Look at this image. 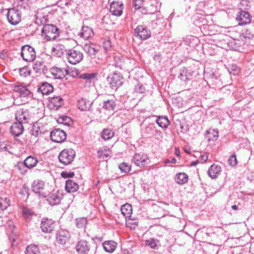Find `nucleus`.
Returning a JSON list of instances; mask_svg holds the SVG:
<instances>
[{"instance_id": "obj_1", "label": "nucleus", "mask_w": 254, "mask_h": 254, "mask_svg": "<svg viewBox=\"0 0 254 254\" xmlns=\"http://www.w3.org/2000/svg\"><path fill=\"white\" fill-rule=\"evenodd\" d=\"M59 29L53 24H46L42 29L41 35L45 40H54L59 36Z\"/></svg>"}, {"instance_id": "obj_2", "label": "nucleus", "mask_w": 254, "mask_h": 254, "mask_svg": "<svg viewBox=\"0 0 254 254\" xmlns=\"http://www.w3.org/2000/svg\"><path fill=\"white\" fill-rule=\"evenodd\" d=\"M75 152L73 149H65L62 151L59 155V159L64 165H68L73 160Z\"/></svg>"}, {"instance_id": "obj_3", "label": "nucleus", "mask_w": 254, "mask_h": 254, "mask_svg": "<svg viewBox=\"0 0 254 254\" xmlns=\"http://www.w3.org/2000/svg\"><path fill=\"white\" fill-rule=\"evenodd\" d=\"M32 115L28 109L19 108L15 113V119L22 124L28 123L32 118Z\"/></svg>"}, {"instance_id": "obj_4", "label": "nucleus", "mask_w": 254, "mask_h": 254, "mask_svg": "<svg viewBox=\"0 0 254 254\" xmlns=\"http://www.w3.org/2000/svg\"><path fill=\"white\" fill-rule=\"evenodd\" d=\"M107 81L110 84V87L116 90L121 86L124 82V78L120 73L114 72L107 77Z\"/></svg>"}, {"instance_id": "obj_5", "label": "nucleus", "mask_w": 254, "mask_h": 254, "mask_svg": "<svg viewBox=\"0 0 254 254\" xmlns=\"http://www.w3.org/2000/svg\"><path fill=\"white\" fill-rule=\"evenodd\" d=\"M66 58L68 62L75 64L79 63L83 59V54L79 51L68 49L66 52Z\"/></svg>"}, {"instance_id": "obj_6", "label": "nucleus", "mask_w": 254, "mask_h": 254, "mask_svg": "<svg viewBox=\"0 0 254 254\" xmlns=\"http://www.w3.org/2000/svg\"><path fill=\"white\" fill-rule=\"evenodd\" d=\"M21 56L25 61L32 62L36 57V52L33 47L26 45L21 48Z\"/></svg>"}, {"instance_id": "obj_7", "label": "nucleus", "mask_w": 254, "mask_h": 254, "mask_svg": "<svg viewBox=\"0 0 254 254\" xmlns=\"http://www.w3.org/2000/svg\"><path fill=\"white\" fill-rule=\"evenodd\" d=\"M6 16L8 22L13 25L17 24L21 20L20 11L15 8L9 9Z\"/></svg>"}, {"instance_id": "obj_8", "label": "nucleus", "mask_w": 254, "mask_h": 254, "mask_svg": "<svg viewBox=\"0 0 254 254\" xmlns=\"http://www.w3.org/2000/svg\"><path fill=\"white\" fill-rule=\"evenodd\" d=\"M55 221L52 219L44 217L40 223V228L44 233H51L55 230Z\"/></svg>"}, {"instance_id": "obj_9", "label": "nucleus", "mask_w": 254, "mask_h": 254, "mask_svg": "<svg viewBox=\"0 0 254 254\" xmlns=\"http://www.w3.org/2000/svg\"><path fill=\"white\" fill-rule=\"evenodd\" d=\"M66 136L65 132L60 128H55L50 133L51 140L57 143L64 142L66 139Z\"/></svg>"}, {"instance_id": "obj_10", "label": "nucleus", "mask_w": 254, "mask_h": 254, "mask_svg": "<svg viewBox=\"0 0 254 254\" xmlns=\"http://www.w3.org/2000/svg\"><path fill=\"white\" fill-rule=\"evenodd\" d=\"M148 156L144 153H135L132 158V162L139 167H144L147 164Z\"/></svg>"}, {"instance_id": "obj_11", "label": "nucleus", "mask_w": 254, "mask_h": 254, "mask_svg": "<svg viewBox=\"0 0 254 254\" xmlns=\"http://www.w3.org/2000/svg\"><path fill=\"white\" fill-rule=\"evenodd\" d=\"M140 9L144 14H153L158 11L159 7L157 2L152 0L145 6H141Z\"/></svg>"}, {"instance_id": "obj_12", "label": "nucleus", "mask_w": 254, "mask_h": 254, "mask_svg": "<svg viewBox=\"0 0 254 254\" xmlns=\"http://www.w3.org/2000/svg\"><path fill=\"white\" fill-rule=\"evenodd\" d=\"M134 35L140 39L145 40L151 35V32L146 26H138L134 30Z\"/></svg>"}, {"instance_id": "obj_13", "label": "nucleus", "mask_w": 254, "mask_h": 254, "mask_svg": "<svg viewBox=\"0 0 254 254\" xmlns=\"http://www.w3.org/2000/svg\"><path fill=\"white\" fill-rule=\"evenodd\" d=\"M236 19L239 25H246L251 23V16L248 12L242 10L238 13Z\"/></svg>"}, {"instance_id": "obj_14", "label": "nucleus", "mask_w": 254, "mask_h": 254, "mask_svg": "<svg viewBox=\"0 0 254 254\" xmlns=\"http://www.w3.org/2000/svg\"><path fill=\"white\" fill-rule=\"evenodd\" d=\"M124 4L120 1H113L110 4V12L114 15L121 16L123 13Z\"/></svg>"}, {"instance_id": "obj_15", "label": "nucleus", "mask_w": 254, "mask_h": 254, "mask_svg": "<svg viewBox=\"0 0 254 254\" xmlns=\"http://www.w3.org/2000/svg\"><path fill=\"white\" fill-rule=\"evenodd\" d=\"M57 242L62 245L68 242L70 238V234L66 230H61L57 235Z\"/></svg>"}, {"instance_id": "obj_16", "label": "nucleus", "mask_w": 254, "mask_h": 254, "mask_svg": "<svg viewBox=\"0 0 254 254\" xmlns=\"http://www.w3.org/2000/svg\"><path fill=\"white\" fill-rule=\"evenodd\" d=\"M112 65L119 69H127V70L129 69L125 63L124 58L120 55H116L114 57Z\"/></svg>"}, {"instance_id": "obj_17", "label": "nucleus", "mask_w": 254, "mask_h": 254, "mask_svg": "<svg viewBox=\"0 0 254 254\" xmlns=\"http://www.w3.org/2000/svg\"><path fill=\"white\" fill-rule=\"evenodd\" d=\"M90 249V245L86 240H81L77 242L76 245V251L81 254H87Z\"/></svg>"}, {"instance_id": "obj_18", "label": "nucleus", "mask_w": 254, "mask_h": 254, "mask_svg": "<svg viewBox=\"0 0 254 254\" xmlns=\"http://www.w3.org/2000/svg\"><path fill=\"white\" fill-rule=\"evenodd\" d=\"M50 71L52 74L56 79H62L64 78L68 73V70L64 68H59L58 67H52Z\"/></svg>"}, {"instance_id": "obj_19", "label": "nucleus", "mask_w": 254, "mask_h": 254, "mask_svg": "<svg viewBox=\"0 0 254 254\" xmlns=\"http://www.w3.org/2000/svg\"><path fill=\"white\" fill-rule=\"evenodd\" d=\"M63 197V195L61 193L59 192L53 193L48 196L47 201L52 206L56 205L60 203Z\"/></svg>"}, {"instance_id": "obj_20", "label": "nucleus", "mask_w": 254, "mask_h": 254, "mask_svg": "<svg viewBox=\"0 0 254 254\" xmlns=\"http://www.w3.org/2000/svg\"><path fill=\"white\" fill-rule=\"evenodd\" d=\"M23 124L18 121L13 123L10 127V132L15 136H18L21 135L24 130Z\"/></svg>"}, {"instance_id": "obj_21", "label": "nucleus", "mask_w": 254, "mask_h": 254, "mask_svg": "<svg viewBox=\"0 0 254 254\" xmlns=\"http://www.w3.org/2000/svg\"><path fill=\"white\" fill-rule=\"evenodd\" d=\"M84 50L90 56H95L99 52L100 47L93 43L86 44L83 47Z\"/></svg>"}, {"instance_id": "obj_22", "label": "nucleus", "mask_w": 254, "mask_h": 254, "mask_svg": "<svg viewBox=\"0 0 254 254\" xmlns=\"http://www.w3.org/2000/svg\"><path fill=\"white\" fill-rule=\"evenodd\" d=\"M53 86L48 82H43L38 88L37 91L43 95H49L53 91Z\"/></svg>"}, {"instance_id": "obj_23", "label": "nucleus", "mask_w": 254, "mask_h": 254, "mask_svg": "<svg viewBox=\"0 0 254 254\" xmlns=\"http://www.w3.org/2000/svg\"><path fill=\"white\" fill-rule=\"evenodd\" d=\"M92 102L85 98H82L78 100L77 106L81 111H89Z\"/></svg>"}, {"instance_id": "obj_24", "label": "nucleus", "mask_w": 254, "mask_h": 254, "mask_svg": "<svg viewBox=\"0 0 254 254\" xmlns=\"http://www.w3.org/2000/svg\"><path fill=\"white\" fill-rule=\"evenodd\" d=\"M221 172V168L220 166L212 164L209 168L207 173L208 176L212 179H214L220 175Z\"/></svg>"}, {"instance_id": "obj_25", "label": "nucleus", "mask_w": 254, "mask_h": 254, "mask_svg": "<svg viewBox=\"0 0 254 254\" xmlns=\"http://www.w3.org/2000/svg\"><path fill=\"white\" fill-rule=\"evenodd\" d=\"M102 246L106 252L112 253L116 249L117 243L114 241H106L102 244Z\"/></svg>"}, {"instance_id": "obj_26", "label": "nucleus", "mask_w": 254, "mask_h": 254, "mask_svg": "<svg viewBox=\"0 0 254 254\" xmlns=\"http://www.w3.org/2000/svg\"><path fill=\"white\" fill-rule=\"evenodd\" d=\"M65 189L68 192H74L76 191L78 189V184L71 180H67L65 183Z\"/></svg>"}, {"instance_id": "obj_27", "label": "nucleus", "mask_w": 254, "mask_h": 254, "mask_svg": "<svg viewBox=\"0 0 254 254\" xmlns=\"http://www.w3.org/2000/svg\"><path fill=\"white\" fill-rule=\"evenodd\" d=\"M121 211L122 214L126 217L131 220V214L132 211V206L128 203H126L122 206Z\"/></svg>"}, {"instance_id": "obj_28", "label": "nucleus", "mask_w": 254, "mask_h": 254, "mask_svg": "<svg viewBox=\"0 0 254 254\" xmlns=\"http://www.w3.org/2000/svg\"><path fill=\"white\" fill-rule=\"evenodd\" d=\"M26 168L32 169L38 164V160L36 157L32 156H28L23 161Z\"/></svg>"}, {"instance_id": "obj_29", "label": "nucleus", "mask_w": 254, "mask_h": 254, "mask_svg": "<svg viewBox=\"0 0 254 254\" xmlns=\"http://www.w3.org/2000/svg\"><path fill=\"white\" fill-rule=\"evenodd\" d=\"M13 91L19 93L20 96L24 97L28 96L31 93L27 87L21 85L14 86Z\"/></svg>"}, {"instance_id": "obj_30", "label": "nucleus", "mask_w": 254, "mask_h": 254, "mask_svg": "<svg viewBox=\"0 0 254 254\" xmlns=\"http://www.w3.org/2000/svg\"><path fill=\"white\" fill-rule=\"evenodd\" d=\"M94 35L93 31L91 28L88 26H83L81 29V32L80 33L79 35L85 40H87L89 38L93 36Z\"/></svg>"}, {"instance_id": "obj_31", "label": "nucleus", "mask_w": 254, "mask_h": 254, "mask_svg": "<svg viewBox=\"0 0 254 254\" xmlns=\"http://www.w3.org/2000/svg\"><path fill=\"white\" fill-rule=\"evenodd\" d=\"M188 176L185 173H179L175 177V181L177 184L184 185L188 182Z\"/></svg>"}, {"instance_id": "obj_32", "label": "nucleus", "mask_w": 254, "mask_h": 254, "mask_svg": "<svg viewBox=\"0 0 254 254\" xmlns=\"http://www.w3.org/2000/svg\"><path fill=\"white\" fill-rule=\"evenodd\" d=\"M33 68L34 71L37 73L41 74L44 73L46 69V66L42 61H36L33 65Z\"/></svg>"}, {"instance_id": "obj_33", "label": "nucleus", "mask_w": 254, "mask_h": 254, "mask_svg": "<svg viewBox=\"0 0 254 254\" xmlns=\"http://www.w3.org/2000/svg\"><path fill=\"white\" fill-rule=\"evenodd\" d=\"M45 183L42 180H35L32 184V190L35 193H40L44 190Z\"/></svg>"}, {"instance_id": "obj_34", "label": "nucleus", "mask_w": 254, "mask_h": 254, "mask_svg": "<svg viewBox=\"0 0 254 254\" xmlns=\"http://www.w3.org/2000/svg\"><path fill=\"white\" fill-rule=\"evenodd\" d=\"M116 107V103L114 99H108L103 102V108L106 110L113 111Z\"/></svg>"}, {"instance_id": "obj_35", "label": "nucleus", "mask_w": 254, "mask_h": 254, "mask_svg": "<svg viewBox=\"0 0 254 254\" xmlns=\"http://www.w3.org/2000/svg\"><path fill=\"white\" fill-rule=\"evenodd\" d=\"M206 138L209 141L216 140L218 137V131L214 129L209 128L206 131Z\"/></svg>"}, {"instance_id": "obj_36", "label": "nucleus", "mask_w": 254, "mask_h": 254, "mask_svg": "<svg viewBox=\"0 0 254 254\" xmlns=\"http://www.w3.org/2000/svg\"><path fill=\"white\" fill-rule=\"evenodd\" d=\"M114 135V132L111 128H104L101 133V137L105 140L111 139Z\"/></svg>"}, {"instance_id": "obj_37", "label": "nucleus", "mask_w": 254, "mask_h": 254, "mask_svg": "<svg viewBox=\"0 0 254 254\" xmlns=\"http://www.w3.org/2000/svg\"><path fill=\"white\" fill-rule=\"evenodd\" d=\"M156 122L160 127L163 128H167L170 124L168 118L165 117H158Z\"/></svg>"}, {"instance_id": "obj_38", "label": "nucleus", "mask_w": 254, "mask_h": 254, "mask_svg": "<svg viewBox=\"0 0 254 254\" xmlns=\"http://www.w3.org/2000/svg\"><path fill=\"white\" fill-rule=\"evenodd\" d=\"M35 22L36 24H37L38 25H43L44 26L46 25L45 23L47 22L48 18L45 16L40 14L39 11L35 15Z\"/></svg>"}, {"instance_id": "obj_39", "label": "nucleus", "mask_w": 254, "mask_h": 254, "mask_svg": "<svg viewBox=\"0 0 254 254\" xmlns=\"http://www.w3.org/2000/svg\"><path fill=\"white\" fill-rule=\"evenodd\" d=\"M25 254H40V251L37 245H30L27 247Z\"/></svg>"}, {"instance_id": "obj_40", "label": "nucleus", "mask_w": 254, "mask_h": 254, "mask_svg": "<svg viewBox=\"0 0 254 254\" xmlns=\"http://www.w3.org/2000/svg\"><path fill=\"white\" fill-rule=\"evenodd\" d=\"M145 242L146 246L153 249H158V246L159 245V241L154 238L147 240Z\"/></svg>"}, {"instance_id": "obj_41", "label": "nucleus", "mask_w": 254, "mask_h": 254, "mask_svg": "<svg viewBox=\"0 0 254 254\" xmlns=\"http://www.w3.org/2000/svg\"><path fill=\"white\" fill-rule=\"evenodd\" d=\"M34 215V212L29 208L23 207L22 208V215L26 220L31 219V217Z\"/></svg>"}, {"instance_id": "obj_42", "label": "nucleus", "mask_w": 254, "mask_h": 254, "mask_svg": "<svg viewBox=\"0 0 254 254\" xmlns=\"http://www.w3.org/2000/svg\"><path fill=\"white\" fill-rule=\"evenodd\" d=\"M10 205V200L7 198H0V212Z\"/></svg>"}, {"instance_id": "obj_43", "label": "nucleus", "mask_w": 254, "mask_h": 254, "mask_svg": "<svg viewBox=\"0 0 254 254\" xmlns=\"http://www.w3.org/2000/svg\"><path fill=\"white\" fill-rule=\"evenodd\" d=\"M87 224V220L86 218L82 217L77 218L75 220L76 226L78 228H85Z\"/></svg>"}, {"instance_id": "obj_44", "label": "nucleus", "mask_w": 254, "mask_h": 254, "mask_svg": "<svg viewBox=\"0 0 254 254\" xmlns=\"http://www.w3.org/2000/svg\"><path fill=\"white\" fill-rule=\"evenodd\" d=\"M57 122L59 124L69 126H70V123L72 122V120L70 118L67 116H63L60 117L58 119Z\"/></svg>"}, {"instance_id": "obj_45", "label": "nucleus", "mask_w": 254, "mask_h": 254, "mask_svg": "<svg viewBox=\"0 0 254 254\" xmlns=\"http://www.w3.org/2000/svg\"><path fill=\"white\" fill-rule=\"evenodd\" d=\"M98 157L103 159L108 158L110 155L109 150L106 149L100 148L97 151Z\"/></svg>"}, {"instance_id": "obj_46", "label": "nucleus", "mask_w": 254, "mask_h": 254, "mask_svg": "<svg viewBox=\"0 0 254 254\" xmlns=\"http://www.w3.org/2000/svg\"><path fill=\"white\" fill-rule=\"evenodd\" d=\"M154 129L155 127L153 125H150L143 129V133L145 136L148 137L153 134Z\"/></svg>"}, {"instance_id": "obj_47", "label": "nucleus", "mask_w": 254, "mask_h": 254, "mask_svg": "<svg viewBox=\"0 0 254 254\" xmlns=\"http://www.w3.org/2000/svg\"><path fill=\"white\" fill-rule=\"evenodd\" d=\"M51 102L55 106L60 107L63 104L64 100L60 96H54L52 98Z\"/></svg>"}, {"instance_id": "obj_48", "label": "nucleus", "mask_w": 254, "mask_h": 254, "mask_svg": "<svg viewBox=\"0 0 254 254\" xmlns=\"http://www.w3.org/2000/svg\"><path fill=\"white\" fill-rule=\"evenodd\" d=\"M15 168L18 170L20 173L22 175H24L27 172V169H26V167L24 162H18L15 166Z\"/></svg>"}, {"instance_id": "obj_49", "label": "nucleus", "mask_w": 254, "mask_h": 254, "mask_svg": "<svg viewBox=\"0 0 254 254\" xmlns=\"http://www.w3.org/2000/svg\"><path fill=\"white\" fill-rule=\"evenodd\" d=\"M120 169L122 172L127 173L130 170V166L125 162H123L119 165Z\"/></svg>"}, {"instance_id": "obj_50", "label": "nucleus", "mask_w": 254, "mask_h": 254, "mask_svg": "<svg viewBox=\"0 0 254 254\" xmlns=\"http://www.w3.org/2000/svg\"><path fill=\"white\" fill-rule=\"evenodd\" d=\"M97 74L94 73H84L79 75V77L82 79L91 80L96 77Z\"/></svg>"}, {"instance_id": "obj_51", "label": "nucleus", "mask_w": 254, "mask_h": 254, "mask_svg": "<svg viewBox=\"0 0 254 254\" xmlns=\"http://www.w3.org/2000/svg\"><path fill=\"white\" fill-rule=\"evenodd\" d=\"M134 91L137 93L142 94L145 91V88L142 84L138 83L135 86Z\"/></svg>"}, {"instance_id": "obj_52", "label": "nucleus", "mask_w": 254, "mask_h": 254, "mask_svg": "<svg viewBox=\"0 0 254 254\" xmlns=\"http://www.w3.org/2000/svg\"><path fill=\"white\" fill-rule=\"evenodd\" d=\"M240 68L236 65L233 64L228 68L229 73L233 75L238 74L240 72Z\"/></svg>"}, {"instance_id": "obj_53", "label": "nucleus", "mask_w": 254, "mask_h": 254, "mask_svg": "<svg viewBox=\"0 0 254 254\" xmlns=\"http://www.w3.org/2000/svg\"><path fill=\"white\" fill-rule=\"evenodd\" d=\"M228 162L230 165L231 166H235L237 164V160L236 158V155L235 154L232 155L229 157L228 159Z\"/></svg>"}, {"instance_id": "obj_54", "label": "nucleus", "mask_w": 254, "mask_h": 254, "mask_svg": "<svg viewBox=\"0 0 254 254\" xmlns=\"http://www.w3.org/2000/svg\"><path fill=\"white\" fill-rule=\"evenodd\" d=\"M187 73V72L186 71V68L184 67L183 68L181 69V70L180 71V73L178 77L182 81L186 82L187 80L185 78V77H186Z\"/></svg>"}, {"instance_id": "obj_55", "label": "nucleus", "mask_w": 254, "mask_h": 254, "mask_svg": "<svg viewBox=\"0 0 254 254\" xmlns=\"http://www.w3.org/2000/svg\"><path fill=\"white\" fill-rule=\"evenodd\" d=\"M186 71L187 73L186 74V77L185 78L187 80H190L192 78L194 72L191 70L190 69H187L186 68Z\"/></svg>"}, {"instance_id": "obj_56", "label": "nucleus", "mask_w": 254, "mask_h": 254, "mask_svg": "<svg viewBox=\"0 0 254 254\" xmlns=\"http://www.w3.org/2000/svg\"><path fill=\"white\" fill-rule=\"evenodd\" d=\"M142 0H133L134 6L135 9H140L142 4Z\"/></svg>"}, {"instance_id": "obj_57", "label": "nucleus", "mask_w": 254, "mask_h": 254, "mask_svg": "<svg viewBox=\"0 0 254 254\" xmlns=\"http://www.w3.org/2000/svg\"><path fill=\"white\" fill-rule=\"evenodd\" d=\"M37 25V24H35V22L29 25L28 29L29 31H31V33H35L38 30Z\"/></svg>"}, {"instance_id": "obj_58", "label": "nucleus", "mask_w": 254, "mask_h": 254, "mask_svg": "<svg viewBox=\"0 0 254 254\" xmlns=\"http://www.w3.org/2000/svg\"><path fill=\"white\" fill-rule=\"evenodd\" d=\"M19 73L21 75L25 77L29 74V72L27 71V69L25 67L19 69Z\"/></svg>"}, {"instance_id": "obj_59", "label": "nucleus", "mask_w": 254, "mask_h": 254, "mask_svg": "<svg viewBox=\"0 0 254 254\" xmlns=\"http://www.w3.org/2000/svg\"><path fill=\"white\" fill-rule=\"evenodd\" d=\"M230 87V85L225 86L221 88V91L223 92H226L228 94H230L232 93Z\"/></svg>"}, {"instance_id": "obj_60", "label": "nucleus", "mask_w": 254, "mask_h": 254, "mask_svg": "<svg viewBox=\"0 0 254 254\" xmlns=\"http://www.w3.org/2000/svg\"><path fill=\"white\" fill-rule=\"evenodd\" d=\"M103 47L106 50H108L111 47V43L110 41L107 40L104 42Z\"/></svg>"}, {"instance_id": "obj_61", "label": "nucleus", "mask_w": 254, "mask_h": 254, "mask_svg": "<svg viewBox=\"0 0 254 254\" xmlns=\"http://www.w3.org/2000/svg\"><path fill=\"white\" fill-rule=\"evenodd\" d=\"M7 51L3 50L0 54V58L3 60H4L7 58Z\"/></svg>"}, {"instance_id": "obj_62", "label": "nucleus", "mask_w": 254, "mask_h": 254, "mask_svg": "<svg viewBox=\"0 0 254 254\" xmlns=\"http://www.w3.org/2000/svg\"><path fill=\"white\" fill-rule=\"evenodd\" d=\"M65 175H63V177L65 178H72L74 176V174L73 172H68V173H65Z\"/></svg>"}, {"instance_id": "obj_63", "label": "nucleus", "mask_w": 254, "mask_h": 254, "mask_svg": "<svg viewBox=\"0 0 254 254\" xmlns=\"http://www.w3.org/2000/svg\"><path fill=\"white\" fill-rule=\"evenodd\" d=\"M176 161H177L176 159L175 158H173L171 160H170L169 159H166L164 161V163L165 164H168V163H175L176 162Z\"/></svg>"}, {"instance_id": "obj_64", "label": "nucleus", "mask_w": 254, "mask_h": 254, "mask_svg": "<svg viewBox=\"0 0 254 254\" xmlns=\"http://www.w3.org/2000/svg\"><path fill=\"white\" fill-rule=\"evenodd\" d=\"M201 159L203 161V162H205L208 159V156L207 154H204L201 156Z\"/></svg>"}]
</instances>
